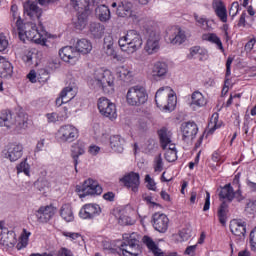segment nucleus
<instances>
[{
    "label": "nucleus",
    "mask_w": 256,
    "mask_h": 256,
    "mask_svg": "<svg viewBox=\"0 0 256 256\" xmlns=\"http://www.w3.org/2000/svg\"><path fill=\"white\" fill-rule=\"evenodd\" d=\"M60 143H73L79 139V129L72 124H65L59 127L56 133Z\"/></svg>",
    "instance_id": "9d476101"
},
{
    "label": "nucleus",
    "mask_w": 256,
    "mask_h": 256,
    "mask_svg": "<svg viewBox=\"0 0 256 256\" xmlns=\"http://www.w3.org/2000/svg\"><path fill=\"white\" fill-rule=\"evenodd\" d=\"M145 183H147L146 187L149 191H157V183H155V180L151 178V175L147 174L145 176Z\"/></svg>",
    "instance_id": "09e8293b"
},
{
    "label": "nucleus",
    "mask_w": 256,
    "mask_h": 256,
    "mask_svg": "<svg viewBox=\"0 0 256 256\" xmlns=\"http://www.w3.org/2000/svg\"><path fill=\"white\" fill-rule=\"evenodd\" d=\"M90 33L94 39H101L105 35V26L101 23L93 22L90 24Z\"/></svg>",
    "instance_id": "c9c22d12"
},
{
    "label": "nucleus",
    "mask_w": 256,
    "mask_h": 256,
    "mask_svg": "<svg viewBox=\"0 0 256 256\" xmlns=\"http://www.w3.org/2000/svg\"><path fill=\"white\" fill-rule=\"evenodd\" d=\"M210 207H211V194L209 192H206L203 211H209Z\"/></svg>",
    "instance_id": "4d7b16f0"
},
{
    "label": "nucleus",
    "mask_w": 256,
    "mask_h": 256,
    "mask_svg": "<svg viewBox=\"0 0 256 256\" xmlns=\"http://www.w3.org/2000/svg\"><path fill=\"white\" fill-rule=\"evenodd\" d=\"M152 225L158 233H167L169 229V217L163 213H155L152 216Z\"/></svg>",
    "instance_id": "a211bd4d"
},
{
    "label": "nucleus",
    "mask_w": 256,
    "mask_h": 256,
    "mask_svg": "<svg viewBox=\"0 0 256 256\" xmlns=\"http://www.w3.org/2000/svg\"><path fill=\"white\" fill-rule=\"evenodd\" d=\"M101 215V206L98 204H85L79 211L80 219H95Z\"/></svg>",
    "instance_id": "f3484780"
},
{
    "label": "nucleus",
    "mask_w": 256,
    "mask_h": 256,
    "mask_svg": "<svg viewBox=\"0 0 256 256\" xmlns=\"http://www.w3.org/2000/svg\"><path fill=\"white\" fill-rule=\"evenodd\" d=\"M117 73L121 81H131V77H133V72H131L125 66H120Z\"/></svg>",
    "instance_id": "79ce46f5"
},
{
    "label": "nucleus",
    "mask_w": 256,
    "mask_h": 256,
    "mask_svg": "<svg viewBox=\"0 0 256 256\" xmlns=\"http://www.w3.org/2000/svg\"><path fill=\"white\" fill-rule=\"evenodd\" d=\"M149 101V94L143 86H132L126 93V103L129 107H141Z\"/></svg>",
    "instance_id": "0eeeda50"
},
{
    "label": "nucleus",
    "mask_w": 256,
    "mask_h": 256,
    "mask_svg": "<svg viewBox=\"0 0 256 256\" xmlns=\"http://www.w3.org/2000/svg\"><path fill=\"white\" fill-rule=\"evenodd\" d=\"M203 41H208L209 43H213L217 46L218 49L221 50L222 53H225V48H223V42H221V38L217 36L215 33H207L202 35Z\"/></svg>",
    "instance_id": "f704fd0d"
},
{
    "label": "nucleus",
    "mask_w": 256,
    "mask_h": 256,
    "mask_svg": "<svg viewBox=\"0 0 256 256\" xmlns=\"http://www.w3.org/2000/svg\"><path fill=\"white\" fill-rule=\"evenodd\" d=\"M221 128V123H219V115H212L210 122L208 123V135H213L217 129Z\"/></svg>",
    "instance_id": "ea45409f"
},
{
    "label": "nucleus",
    "mask_w": 256,
    "mask_h": 256,
    "mask_svg": "<svg viewBox=\"0 0 256 256\" xmlns=\"http://www.w3.org/2000/svg\"><path fill=\"white\" fill-rule=\"evenodd\" d=\"M123 243L118 248L119 256H139L141 250L139 249V241L141 240V235L136 232L125 233L122 236Z\"/></svg>",
    "instance_id": "20e7f679"
},
{
    "label": "nucleus",
    "mask_w": 256,
    "mask_h": 256,
    "mask_svg": "<svg viewBox=\"0 0 256 256\" xmlns=\"http://www.w3.org/2000/svg\"><path fill=\"white\" fill-rule=\"evenodd\" d=\"M46 118L48 123H57L59 121V116L55 112L46 114Z\"/></svg>",
    "instance_id": "6e6d98bb"
},
{
    "label": "nucleus",
    "mask_w": 256,
    "mask_h": 256,
    "mask_svg": "<svg viewBox=\"0 0 256 256\" xmlns=\"http://www.w3.org/2000/svg\"><path fill=\"white\" fill-rule=\"evenodd\" d=\"M231 65H233V57H228L226 61V77L231 75Z\"/></svg>",
    "instance_id": "bf43d9fd"
},
{
    "label": "nucleus",
    "mask_w": 256,
    "mask_h": 256,
    "mask_svg": "<svg viewBox=\"0 0 256 256\" xmlns=\"http://www.w3.org/2000/svg\"><path fill=\"white\" fill-rule=\"evenodd\" d=\"M160 143L162 149L165 152V159L168 163H173L177 159V147L173 144L171 140L172 133L171 131L167 130V128H162L158 131Z\"/></svg>",
    "instance_id": "423d86ee"
},
{
    "label": "nucleus",
    "mask_w": 256,
    "mask_h": 256,
    "mask_svg": "<svg viewBox=\"0 0 256 256\" xmlns=\"http://www.w3.org/2000/svg\"><path fill=\"white\" fill-rule=\"evenodd\" d=\"M212 9L216 15V17H218V19L222 22V23H227V6H225V3L223 2V0H213L212 1Z\"/></svg>",
    "instance_id": "393cba45"
},
{
    "label": "nucleus",
    "mask_w": 256,
    "mask_h": 256,
    "mask_svg": "<svg viewBox=\"0 0 256 256\" xmlns=\"http://www.w3.org/2000/svg\"><path fill=\"white\" fill-rule=\"evenodd\" d=\"M85 155V142L78 140L71 145V157L74 161L75 171L77 172V166L79 165V157Z\"/></svg>",
    "instance_id": "b1692460"
},
{
    "label": "nucleus",
    "mask_w": 256,
    "mask_h": 256,
    "mask_svg": "<svg viewBox=\"0 0 256 256\" xmlns=\"http://www.w3.org/2000/svg\"><path fill=\"white\" fill-rule=\"evenodd\" d=\"M142 243L153 253L155 256H163V251L155 244L152 237L147 235L143 236Z\"/></svg>",
    "instance_id": "7c9ffc66"
},
{
    "label": "nucleus",
    "mask_w": 256,
    "mask_h": 256,
    "mask_svg": "<svg viewBox=\"0 0 256 256\" xmlns=\"http://www.w3.org/2000/svg\"><path fill=\"white\" fill-rule=\"evenodd\" d=\"M168 72L169 66L167 63L163 61H157L153 64L150 75L153 79H155V81H159L161 79H165Z\"/></svg>",
    "instance_id": "412c9836"
},
{
    "label": "nucleus",
    "mask_w": 256,
    "mask_h": 256,
    "mask_svg": "<svg viewBox=\"0 0 256 256\" xmlns=\"http://www.w3.org/2000/svg\"><path fill=\"white\" fill-rule=\"evenodd\" d=\"M191 105L195 107H205L207 105V99L200 91H194L191 95Z\"/></svg>",
    "instance_id": "4c0bfd02"
},
{
    "label": "nucleus",
    "mask_w": 256,
    "mask_h": 256,
    "mask_svg": "<svg viewBox=\"0 0 256 256\" xmlns=\"http://www.w3.org/2000/svg\"><path fill=\"white\" fill-rule=\"evenodd\" d=\"M25 123H27L25 118L21 120V116H18L16 119L11 110H3L0 114V127H5V129H13L15 125L23 127Z\"/></svg>",
    "instance_id": "9b49d317"
},
{
    "label": "nucleus",
    "mask_w": 256,
    "mask_h": 256,
    "mask_svg": "<svg viewBox=\"0 0 256 256\" xmlns=\"http://www.w3.org/2000/svg\"><path fill=\"white\" fill-rule=\"evenodd\" d=\"M13 75V64L3 58L0 64V77L7 79Z\"/></svg>",
    "instance_id": "72a5a7b5"
},
{
    "label": "nucleus",
    "mask_w": 256,
    "mask_h": 256,
    "mask_svg": "<svg viewBox=\"0 0 256 256\" xmlns=\"http://www.w3.org/2000/svg\"><path fill=\"white\" fill-rule=\"evenodd\" d=\"M198 132L199 127H197L195 122H184L181 125L182 140L185 143H191V141H193L197 136Z\"/></svg>",
    "instance_id": "2eb2a0df"
},
{
    "label": "nucleus",
    "mask_w": 256,
    "mask_h": 256,
    "mask_svg": "<svg viewBox=\"0 0 256 256\" xmlns=\"http://www.w3.org/2000/svg\"><path fill=\"white\" fill-rule=\"evenodd\" d=\"M88 85L92 89H102L104 93H113L115 91V76L111 70L99 68L88 79Z\"/></svg>",
    "instance_id": "f03ea898"
},
{
    "label": "nucleus",
    "mask_w": 256,
    "mask_h": 256,
    "mask_svg": "<svg viewBox=\"0 0 256 256\" xmlns=\"http://www.w3.org/2000/svg\"><path fill=\"white\" fill-rule=\"evenodd\" d=\"M70 3L76 11H79V9H81V11H85L86 0H70Z\"/></svg>",
    "instance_id": "3c124183"
},
{
    "label": "nucleus",
    "mask_w": 256,
    "mask_h": 256,
    "mask_svg": "<svg viewBox=\"0 0 256 256\" xmlns=\"http://www.w3.org/2000/svg\"><path fill=\"white\" fill-rule=\"evenodd\" d=\"M188 59H198L199 61H205V59H207V50L201 48L200 46H194L190 48Z\"/></svg>",
    "instance_id": "2f4dec72"
},
{
    "label": "nucleus",
    "mask_w": 256,
    "mask_h": 256,
    "mask_svg": "<svg viewBox=\"0 0 256 256\" xmlns=\"http://www.w3.org/2000/svg\"><path fill=\"white\" fill-rule=\"evenodd\" d=\"M169 41L172 45H183L187 41V35L181 27L174 26L170 29Z\"/></svg>",
    "instance_id": "5701e85b"
},
{
    "label": "nucleus",
    "mask_w": 256,
    "mask_h": 256,
    "mask_svg": "<svg viewBox=\"0 0 256 256\" xmlns=\"http://www.w3.org/2000/svg\"><path fill=\"white\" fill-rule=\"evenodd\" d=\"M75 49L78 52V55L79 53L82 55H89V53L93 51V44L87 39H80L77 41Z\"/></svg>",
    "instance_id": "c756f323"
},
{
    "label": "nucleus",
    "mask_w": 256,
    "mask_h": 256,
    "mask_svg": "<svg viewBox=\"0 0 256 256\" xmlns=\"http://www.w3.org/2000/svg\"><path fill=\"white\" fill-rule=\"evenodd\" d=\"M9 47V40L5 34L0 33V53H3Z\"/></svg>",
    "instance_id": "603ef678"
},
{
    "label": "nucleus",
    "mask_w": 256,
    "mask_h": 256,
    "mask_svg": "<svg viewBox=\"0 0 256 256\" xmlns=\"http://www.w3.org/2000/svg\"><path fill=\"white\" fill-rule=\"evenodd\" d=\"M118 17H135L133 15V3L131 2H122L116 11Z\"/></svg>",
    "instance_id": "cd10ccee"
},
{
    "label": "nucleus",
    "mask_w": 256,
    "mask_h": 256,
    "mask_svg": "<svg viewBox=\"0 0 256 256\" xmlns=\"http://www.w3.org/2000/svg\"><path fill=\"white\" fill-rule=\"evenodd\" d=\"M44 148H45V139H41L40 141H38L35 151L39 153V151H42Z\"/></svg>",
    "instance_id": "338daca9"
},
{
    "label": "nucleus",
    "mask_w": 256,
    "mask_h": 256,
    "mask_svg": "<svg viewBox=\"0 0 256 256\" xmlns=\"http://www.w3.org/2000/svg\"><path fill=\"white\" fill-rule=\"evenodd\" d=\"M87 13L88 11L82 10L79 12L77 18L73 20L74 28L77 29V31H83L85 27H87Z\"/></svg>",
    "instance_id": "473e14b6"
},
{
    "label": "nucleus",
    "mask_w": 256,
    "mask_h": 256,
    "mask_svg": "<svg viewBox=\"0 0 256 256\" xmlns=\"http://www.w3.org/2000/svg\"><path fill=\"white\" fill-rule=\"evenodd\" d=\"M98 110L103 117H107L111 121L117 119V107L115 106V103L111 102V100L106 97L98 99Z\"/></svg>",
    "instance_id": "f8f14e48"
},
{
    "label": "nucleus",
    "mask_w": 256,
    "mask_h": 256,
    "mask_svg": "<svg viewBox=\"0 0 256 256\" xmlns=\"http://www.w3.org/2000/svg\"><path fill=\"white\" fill-rule=\"evenodd\" d=\"M163 157H161V154L155 156L154 158V171L156 173H161L163 171Z\"/></svg>",
    "instance_id": "de8ad7c7"
},
{
    "label": "nucleus",
    "mask_w": 256,
    "mask_h": 256,
    "mask_svg": "<svg viewBox=\"0 0 256 256\" xmlns=\"http://www.w3.org/2000/svg\"><path fill=\"white\" fill-rule=\"evenodd\" d=\"M227 203L223 202L218 209V218L221 225L227 223Z\"/></svg>",
    "instance_id": "37998d69"
},
{
    "label": "nucleus",
    "mask_w": 256,
    "mask_h": 256,
    "mask_svg": "<svg viewBox=\"0 0 256 256\" xmlns=\"http://www.w3.org/2000/svg\"><path fill=\"white\" fill-rule=\"evenodd\" d=\"M16 171L17 173H24V175L29 177V173H31V166L27 163V158L16 166Z\"/></svg>",
    "instance_id": "c03bdc74"
},
{
    "label": "nucleus",
    "mask_w": 256,
    "mask_h": 256,
    "mask_svg": "<svg viewBox=\"0 0 256 256\" xmlns=\"http://www.w3.org/2000/svg\"><path fill=\"white\" fill-rule=\"evenodd\" d=\"M64 237H69L71 241H75L76 239H79L81 237V234L75 233V232H63Z\"/></svg>",
    "instance_id": "052dcab7"
},
{
    "label": "nucleus",
    "mask_w": 256,
    "mask_h": 256,
    "mask_svg": "<svg viewBox=\"0 0 256 256\" xmlns=\"http://www.w3.org/2000/svg\"><path fill=\"white\" fill-rule=\"evenodd\" d=\"M220 199H225L229 203L233 202V199H236L238 203H241L245 199V196H243V192L241 191V186L239 185V189L236 191L233 189V186L231 184H226L224 187L221 188L219 193Z\"/></svg>",
    "instance_id": "ddd939ff"
},
{
    "label": "nucleus",
    "mask_w": 256,
    "mask_h": 256,
    "mask_svg": "<svg viewBox=\"0 0 256 256\" xmlns=\"http://www.w3.org/2000/svg\"><path fill=\"white\" fill-rule=\"evenodd\" d=\"M57 213V208L53 205L41 206L36 211V219L38 223H49Z\"/></svg>",
    "instance_id": "dca6fc26"
},
{
    "label": "nucleus",
    "mask_w": 256,
    "mask_h": 256,
    "mask_svg": "<svg viewBox=\"0 0 256 256\" xmlns=\"http://www.w3.org/2000/svg\"><path fill=\"white\" fill-rule=\"evenodd\" d=\"M27 78L29 79L30 83H37V73L35 70H31L27 75Z\"/></svg>",
    "instance_id": "e2e57ef3"
},
{
    "label": "nucleus",
    "mask_w": 256,
    "mask_h": 256,
    "mask_svg": "<svg viewBox=\"0 0 256 256\" xmlns=\"http://www.w3.org/2000/svg\"><path fill=\"white\" fill-rule=\"evenodd\" d=\"M146 43L144 45V51L147 55H155L159 53L161 49V35L155 30L154 27L145 28Z\"/></svg>",
    "instance_id": "6e6552de"
},
{
    "label": "nucleus",
    "mask_w": 256,
    "mask_h": 256,
    "mask_svg": "<svg viewBox=\"0 0 256 256\" xmlns=\"http://www.w3.org/2000/svg\"><path fill=\"white\" fill-rule=\"evenodd\" d=\"M59 55L65 63H75L79 61V52L73 46H65L59 50Z\"/></svg>",
    "instance_id": "aec40b11"
},
{
    "label": "nucleus",
    "mask_w": 256,
    "mask_h": 256,
    "mask_svg": "<svg viewBox=\"0 0 256 256\" xmlns=\"http://www.w3.org/2000/svg\"><path fill=\"white\" fill-rule=\"evenodd\" d=\"M24 13H25V15L30 17V19H32L33 21H35V19H37V21L40 25V30L38 29L39 32L45 31V29H43V24H41V20H39V19H41V15H43V10L41 8H39L37 3L32 2V1L26 2L24 4Z\"/></svg>",
    "instance_id": "4468645a"
},
{
    "label": "nucleus",
    "mask_w": 256,
    "mask_h": 256,
    "mask_svg": "<svg viewBox=\"0 0 256 256\" xmlns=\"http://www.w3.org/2000/svg\"><path fill=\"white\" fill-rule=\"evenodd\" d=\"M118 45L121 51L133 55L143 47V38L137 30H128L124 36L118 39Z\"/></svg>",
    "instance_id": "7ed1b4c3"
},
{
    "label": "nucleus",
    "mask_w": 256,
    "mask_h": 256,
    "mask_svg": "<svg viewBox=\"0 0 256 256\" xmlns=\"http://www.w3.org/2000/svg\"><path fill=\"white\" fill-rule=\"evenodd\" d=\"M60 216L66 223H71L75 219L73 215V209L71 208V204H64L60 208Z\"/></svg>",
    "instance_id": "e433bc0d"
},
{
    "label": "nucleus",
    "mask_w": 256,
    "mask_h": 256,
    "mask_svg": "<svg viewBox=\"0 0 256 256\" xmlns=\"http://www.w3.org/2000/svg\"><path fill=\"white\" fill-rule=\"evenodd\" d=\"M95 13L101 23H107L111 20V10L106 5L97 6Z\"/></svg>",
    "instance_id": "c85d7f7f"
},
{
    "label": "nucleus",
    "mask_w": 256,
    "mask_h": 256,
    "mask_svg": "<svg viewBox=\"0 0 256 256\" xmlns=\"http://www.w3.org/2000/svg\"><path fill=\"white\" fill-rule=\"evenodd\" d=\"M103 199H105V201H115V193L107 192L103 195Z\"/></svg>",
    "instance_id": "69168bd1"
},
{
    "label": "nucleus",
    "mask_w": 256,
    "mask_h": 256,
    "mask_svg": "<svg viewBox=\"0 0 256 256\" xmlns=\"http://www.w3.org/2000/svg\"><path fill=\"white\" fill-rule=\"evenodd\" d=\"M120 181L127 187L131 189L133 193L139 191V186L141 185L139 173L130 172L120 179Z\"/></svg>",
    "instance_id": "6ab92c4d"
},
{
    "label": "nucleus",
    "mask_w": 256,
    "mask_h": 256,
    "mask_svg": "<svg viewBox=\"0 0 256 256\" xmlns=\"http://www.w3.org/2000/svg\"><path fill=\"white\" fill-rule=\"evenodd\" d=\"M29 237H31V232L27 231V229H23L19 242L16 245L18 251H21V249H25V247L29 245Z\"/></svg>",
    "instance_id": "58836bf2"
},
{
    "label": "nucleus",
    "mask_w": 256,
    "mask_h": 256,
    "mask_svg": "<svg viewBox=\"0 0 256 256\" xmlns=\"http://www.w3.org/2000/svg\"><path fill=\"white\" fill-rule=\"evenodd\" d=\"M99 151H101V148L97 145H90L88 148V153H90L91 155L95 156V155H99Z\"/></svg>",
    "instance_id": "13d9d810"
},
{
    "label": "nucleus",
    "mask_w": 256,
    "mask_h": 256,
    "mask_svg": "<svg viewBox=\"0 0 256 256\" xmlns=\"http://www.w3.org/2000/svg\"><path fill=\"white\" fill-rule=\"evenodd\" d=\"M58 256H73V252L67 248H61L58 251Z\"/></svg>",
    "instance_id": "0e129e2a"
},
{
    "label": "nucleus",
    "mask_w": 256,
    "mask_h": 256,
    "mask_svg": "<svg viewBox=\"0 0 256 256\" xmlns=\"http://www.w3.org/2000/svg\"><path fill=\"white\" fill-rule=\"evenodd\" d=\"M155 102L157 107L163 111H174L177 105V97L173 94L171 87L164 86L157 90Z\"/></svg>",
    "instance_id": "39448f33"
},
{
    "label": "nucleus",
    "mask_w": 256,
    "mask_h": 256,
    "mask_svg": "<svg viewBox=\"0 0 256 256\" xmlns=\"http://www.w3.org/2000/svg\"><path fill=\"white\" fill-rule=\"evenodd\" d=\"M11 15L22 41H25L26 37L28 41H33L38 45H45L47 43V31L41 30L39 32V28L33 23L24 24L21 16H19V8L15 4L11 6Z\"/></svg>",
    "instance_id": "f257e3e1"
},
{
    "label": "nucleus",
    "mask_w": 256,
    "mask_h": 256,
    "mask_svg": "<svg viewBox=\"0 0 256 256\" xmlns=\"http://www.w3.org/2000/svg\"><path fill=\"white\" fill-rule=\"evenodd\" d=\"M115 45V39L113 38V35L108 34L104 37L103 46H114Z\"/></svg>",
    "instance_id": "5fc2aeb1"
},
{
    "label": "nucleus",
    "mask_w": 256,
    "mask_h": 256,
    "mask_svg": "<svg viewBox=\"0 0 256 256\" xmlns=\"http://www.w3.org/2000/svg\"><path fill=\"white\" fill-rule=\"evenodd\" d=\"M143 199H144V201H146L147 205H152V207L159 205L153 201V196H151V195H144Z\"/></svg>",
    "instance_id": "680f3d73"
},
{
    "label": "nucleus",
    "mask_w": 256,
    "mask_h": 256,
    "mask_svg": "<svg viewBox=\"0 0 256 256\" xmlns=\"http://www.w3.org/2000/svg\"><path fill=\"white\" fill-rule=\"evenodd\" d=\"M194 19L198 27H201V29H204L205 31L211 30V26H209V19H207V17L199 16V14H194Z\"/></svg>",
    "instance_id": "a19ab883"
},
{
    "label": "nucleus",
    "mask_w": 256,
    "mask_h": 256,
    "mask_svg": "<svg viewBox=\"0 0 256 256\" xmlns=\"http://www.w3.org/2000/svg\"><path fill=\"white\" fill-rule=\"evenodd\" d=\"M239 11H241V6L239 5V2H233L229 9V15H231L232 19H235V17H237Z\"/></svg>",
    "instance_id": "8fccbe9b"
},
{
    "label": "nucleus",
    "mask_w": 256,
    "mask_h": 256,
    "mask_svg": "<svg viewBox=\"0 0 256 256\" xmlns=\"http://www.w3.org/2000/svg\"><path fill=\"white\" fill-rule=\"evenodd\" d=\"M61 94L62 98L65 99L67 103H69V101H72L75 98V90H73V87L71 86L64 88L61 91Z\"/></svg>",
    "instance_id": "a18cd8bd"
},
{
    "label": "nucleus",
    "mask_w": 256,
    "mask_h": 256,
    "mask_svg": "<svg viewBox=\"0 0 256 256\" xmlns=\"http://www.w3.org/2000/svg\"><path fill=\"white\" fill-rule=\"evenodd\" d=\"M230 231L236 237H245L247 225L241 220H232L230 222Z\"/></svg>",
    "instance_id": "a878e982"
},
{
    "label": "nucleus",
    "mask_w": 256,
    "mask_h": 256,
    "mask_svg": "<svg viewBox=\"0 0 256 256\" xmlns=\"http://www.w3.org/2000/svg\"><path fill=\"white\" fill-rule=\"evenodd\" d=\"M101 0H86L85 11H93V7H97Z\"/></svg>",
    "instance_id": "864d4df0"
},
{
    "label": "nucleus",
    "mask_w": 256,
    "mask_h": 256,
    "mask_svg": "<svg viewBox=\"0 0 256 256\" xmlns=\"http://www.w3.org/2000/svg\"><path fill=\"white\" fill-rule=\"evenodd\" d=\"M246 185H247V187L250 189V191H253V192L256 191V183H255V182H253V181L247 179V180H246Z\"/></svg>",
    "instance_id": "774afa93"
},
{
    "label": "nucleus",
    "mask_w": 256,
    "mask_h": 256,
    "mask_svg": "<svg viewBox=\"0 0 256 256\" xmlns=\"http://www.w3.org/2000/svg\"><path fill=\"white\" fill-rule=\"evenodd\" d=\"M102 53L112 59H119V55H117V51H115V46H103Z\"/></svg>",
    "instance_id": "49530a36"
},
{
    "label": "nucleus",
    "mask_w": 256,
    "mask_h": 256,
    "mask_svg": "<svg viewBox=\"0 0 256 256\" xmlns=\"http://www.w3.org/2000/svg\"><path fill=\"white\" fill-rule=\"evenodd\" d=\"M110 147L115 153H123V151H125V138L121 135L111 136Z\"/></svg>",
    "instance_id": "bb28decb"
},
{
    "label": "nucleus",
    "mask_w": 256,
    "mask_h": 256,
    "mask_svg": "<svg viewBox=\"0 0 256 256\" xmlns=\"http://www.w3.org/2000/svg\"><path fill=\"white\" fill-rule=\"evenodd\" d=\"M23 157V145L21 143H10L7 145L6 159L11 162L19 161Z\"/></svg>",
    "instance_id": "4be33fe9"
},
{
    "label": "nucleus",
    "mask_w": 256,
    "mask_h": 256,
    "mask_svg": "<svg viewBox=\"0 0 256 256\" xmlns=\"http://www.w3.org/2000/svg\"><path fill=\"white\" fill-rule=\"evenodd\" d=\"M76 191L79 194V197L83 199V197H87L90 195L91 197H99L103 193V187L94 180L93 178H88L83 182L81 186L76 187Z\"/></svg>",
    "instance_id": "1a4fd4ad"
}]
</instances>
